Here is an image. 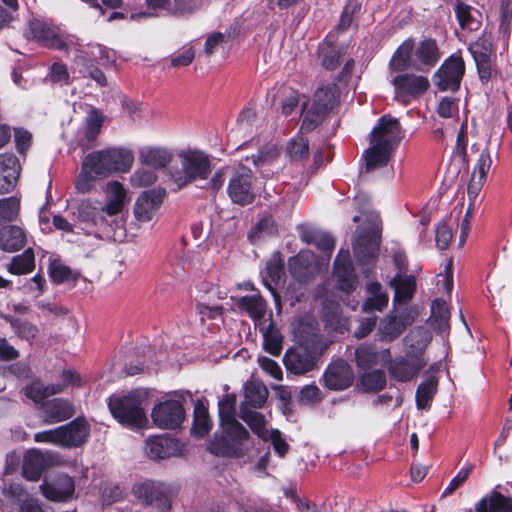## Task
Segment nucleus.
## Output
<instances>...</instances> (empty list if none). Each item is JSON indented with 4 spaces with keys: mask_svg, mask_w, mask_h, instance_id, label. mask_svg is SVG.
Listing matches in <instances>:
<instances>
[{
    "mask_svg": "<svg viewBox=\"0 0 512 512\" xmlns=\"http://www.w3.org/2000/svg\"><path fill=\"white\" fill-rule=\"evenodd\" d=\"M354 379L351 367L344 360L331 363L323 376L324 385L330 390H344Z\"/></svg>",
    "mask_w": 512,
    "mask_h": 512,
    "instance_id": "obj_17",
    "label": "nucleus"
},
{
    "mask_svg": "<svg viewBox=\"0 0 512 512\" xmlns=\"http://www.w3.org/2000/svg\"><path fill=\"white\" fill-rule=\"evenodd\" d=\"M20 174L18 158L12 154H0V194L9 193Z\"/></svg>",
    "mask_w": 512,
    "mask_h": 512,
    "instance_id": "obj_22",
    "label": "nucleus"
},
{
    "mask_svg": "<svg viewBox=\"0 0 512 512\" xmlns=\"http://www.w3.org/2000/svg\"><path fill=\"white\" fill-rule=\"evenodd\" d=\"M334 274L342 291L349 293L356 288L357 277L353 271L349 250L339 251L334 262Z\"/></svg>",
    "mask_w": 512,
    "mask_h": 512,
    "instance_id": "obj_19",
    "label": "nucleus"
},
{
    "mask_svg": "<svg viewBox=\"0 0 512 512\" xmlns=\"http://www.w3.org/2000/svg\"><path fill=\"white\" fill-rule=\"evenodd\" d=\"M414 63V41L412 39L405 40L395 51L389 68L395 72H402L408 68H413Z\"/></svg>",
    "mask_w": 512,
    "mask_h": 512,
    "instance_id": "obj_31",
    "label": "nucleus"
},
{
    "mask_svg": "<svg viewBox=\"0 0 512 512\" xmlns=\"http://www.w3.org/2000/svg\"><path fill=\"white\" fill-rule=\"evenodd\" d=\"M80 274L78 272H73L69 267L54 263L50 268V277L56 283H63L69 281H77Z\"/></svg>",
    "mask_w": 512,
    "mask_h": 512,
    "instance_id": "obj_55",
    "label": "nucleus"
},
{
    "mask_svg": "<svg viewBox=\"0 0 512 512\" xmlns=\"http://www.w3.org/2000/svg\"><path fill=\"white\" fill-rule=\"evenodd\" d=\"M453 231L445 221L440 222L436 227L435 240L436 245L439 249L445 250L448 248L449 243L452 239Z\"/></svg>",
    "mask_w": 512,
    "mask_h": 512,
    "instance_id": "obj_63",
    "label": "nucleus"
},
{
    "mask_svg": "<svg viewBox=\"0 0 512 512\" xmlns=\"http://www.w3.org/2000/svg\"><path fill=\"white\" fill-rule=\"evenodd\" d=\"M279 156V150L275 144H268L259 149L256 155L252 156V162L256 166L271 163Z\"/></svg>",
    "mask_w": 512,
    "mask_h": 512,
    "instance_id": "obj_59",
    "label": "nucleus"
},
{
    "mask_svg": "<svg viewBox=\"0 0 512 512\" xmlns=\"http://www.w3.org/2000/svg\"><path fill=\"white\" fill-rule=\"evenodd\" d=\"M361 384L367 391H379L386 384L385 373L381 370L366 372L361 377Z\"/></svg>",
    "mask_w": 512,
    "mask_h": 512,
    "instance_id": "obj_52",
    "label": "nucleus"
},
{
    "mask_svg": "<svg viewBox=\"0 0 512 512\" xmlns=\"http://www.w3.org/2000/svg\"><path fill=\"white\" fill-rule=\"evenodd\" d=\"M392 84L395 89V98L407 103L408 97H416L424 93L430 86L428 78L410 73L397 75Z\"/></svg>",
    "mask_w": 512,
    "mask_h": 512,
    "instance_id": "obj_14",
    "label": "nucleus"
},
{
    "mask_svg": "<svg viewBox=\"0 0 512 512\" xmlns=\"http://www.w3.org/2000/svg\"><path fill=\"white\" fill-rule=\"evenodd\" d=\"M151 9H160L168 14H184L194 9V5L185 3L184 0H146Z\"/></svg>",
    "mask_w": 512,
    "mask_h": 512,
    "instance_id": "obj_41",
    "label": "nucleus"
},
{
    "mask_svg": "<svg viewBox=\"0 0 512 512\" xmlns=\"http://www.w3.org/2000/svg\"><path fill=\"white\" fill-rule=\"evenodd\" d=\"M61 391L59 386H43L40 382H33L24 388L25 395L34 402H42L48 396L57 394Z\"/></svg>",
    "mask_w": 512,
    "mask_h": 512,
    "instance_id": "obj_47",
    "label": "nucleus"
},
{
    "mask_svg": "<svg viewBox=\"0 0 512 512\" xmlns=\"http://www.w3.org/2000/svg\"><path fill=\"white\" fill-rule=\"evenodd\" d=\"M425 365L426 361L422 358L414 359L405 356V358L391 362L389 372L396 380L406 382L411 380Z\"/></svg>",
    "mask_w": 512,
    "mask_h": 512,
    "instance_id": "obj_25",
    "label": "nucleus"
},
{
    "mask_svg": "<svg viewBox=\"0 0 512 512\" xmlns=\"http://www.w3.org/2000/svg\"><path fill=\"white\" fill-rule=\"evenodd\" d=\"M74 415L72 405L61 398L47 401L42 406L41 418L44 424L51 425L65 421Z\"/></svg>",
    "mask_w": 512,
    "mask_h": 512,
    "instance_id": "obj_24",
    "label": "nucleus"
},
{
    "mask_svg": "<svg viewBox=\"0 0 512 512\" xmlns=\"http://www.w3.org/2000/svg\"><path fill=\"white\" fill-rule=\"evenodd\" d=\"M88 435L89 428L85 420L76 418L66 425L35 433L34 441L60 447H77L86 441Z\"/></svg>",
    "mask_w": 512,
    "mask_h": 512,
    "instance_id": "obj_8",
    "label": "nucleus"
},
{
    "mask_svg": "<svg viewBox=\"0 0 512 512\" xmlns=\"http://www.w3.org/2000/svg\"><path fill=\"white\" fill-rule=\"evenodd\" d=\"M492 165V158L490 151L487 147L480 151L473 168L472 176H477L486 179L487 174Z\"/></svg>",
    "mask_w": 512,
    "mask_h": 512,
    "instance_id": "obj_58",
    "label": "nucleus"
},
{
    "mask_svg": "<svg viewBox=\"0 0 512 512\" xmlns=\"http://www.w3.org/2000/svg\"><path fill=\"white\" fill-rule=\"evenodd\" d=\"M440 59L438 45L433 39H424L414 47L413 68L419 71L430 70Z\"/></svg>",
    "mask_w": 512,
    "mask_h": 512,
    "instance_id": "obj_21",
    "label": "nucleus"
},
{
    "mask_svg": "<svg viewBox=\"0 0 512 512\" xmlns=\"http://www.w3.org/2000/svg\"><path fill=\"white\" fill-rule=\"evenodd\" d=\"M20 212V200L17 197L0 199V221L12 222L16 220Z\"/></svg>",
    "mask_w": 512,
    "mask_h": 512,
    "instance_id": "obj_49",
    "label": "nucleus"
},
{
    "mask_svg": "<svg viewBox=\"0 0 512 512\" xmlns=\"http://www.w3.org/2000/svg\"><path fill=\"white\" fill-rule=\"evenodd\" d=\"M381 232L382 222L377 213H371L367 218V225L357 229L353 250L360 263L368 264L378 257Z\"/></svg>",
    "mask_w": 512,
    "mask_h": 512,
    "instance_id": "obj_6",
    "label": "nucleus"
},
{
    "mask_svg": "<svg viewBox=\"0 0 512 512\" xmlns=\"http://www.w3.org/2000/svg\"><path fill=\"white\" fill-rule=\"evenodd\" d=\"M431 340L430 332L424 327L412 329L404 338L405 354L408 358H421Z\"/></svg>",
    "mask_w": 512,
    "mask_h": 512,
    "instance_id": "obj_27",
    "label": "nucleus"
},
{
    "mask_svg": "<svg viewBox=\"0 0 512 512\" xmlns=\"http://www.w3.org/2000/svg\"><path fill=\"white\" fill-rule=\"evenodd\" d=\"M133 163L132 150L119 146L94 151L84 158V167L89 168L96 176L103 177L114 173H126Z\"/></svg>",
    "mask_w": 512,
    "mask_h": 512,
    "instance_id": "obj_2",
    "label": "nucleus"
},
{
    "mask_svg": "<svg viewBox=\"0 0 512 512\" xmlns=\"http://www.w3.org/2000/svg\"><path fill=\"white\" fill-rule=\"evenodd\" d=\"M157 175L153 170L150 169H137L130 178V182L134 187H146L155 183Z\"/></svg>",
    "mask_w": 512,
    "mask_h": 512,
    "instance_id": "obj_61",
    "label": "nucleus"
},
{
    "mask_svg": "<svg viewBox=\"0 0 512 512\" xmlns=\"http://www.w3.org/2000/svg\"><path fill=\"white\" fill-rule=\"evenodd\" d=\"M45 467V459L38 449L29 450L23 460V475L30 481H37Z\"/></svg>",
    "mask_w": 512,
    "mask_h": 512,
    "instance_id": "obj_32",
    "label": "nucleus"
},
{
    "mask_svg": "<svg viewBox=\"0 0 512 512\" xmlns=\"http://www.w3.org/2000/svg\"><path fill=\"white\" fill-rule=\"evenodd\" d=\"M330 38L331 36H329L327 41L320 46L319 56L323 67L333 70L338 66L340 55L338 50L333 46L334 43Z\"/></svg>",
    "mask_w": 512,
    "mask_h": 512,
    "instance_id": "obj_48",
    "label": "nucleus"
},
{
    "mask_svg": "<svg viewBox=\"0 0 512 512\" xmlns=\"http://www.w3.org/2000/svg\"><path fill=\"white\" fill-rule=\"evenodd\" d=\"M134 493L137 498L142 499L146 503L160 501L165 496L163 485L152 481L136 485Z\"/></svg>",
    "mask_w": 512,
    "mask_h": 512,
    "instance_id": "obj_40",
    "label": "nucleus"
},
{
    "mask_svg": "<svg viewBox=\"0 0 512 512\" xmlns=\"http://www.w3.org/2000/svg\"><path fill=\"white\" fill-rule=\"evenodd\" d=\"M412 322L413 317L410 313L387 315L379 324L378 334L381 340L391 342L398 338Z\"/></svg>",
    "mask_w": 512,
    "mask_h": 512,
    "instance_id": "obj_20",
    "label": "nucleus"
},
{
    "mask_svg": "<svg viewBox=\"0 0 512 512\" xmlns=\"http://www.w3.org/2000/svg\"><path fill=\"white\" fill-rule=\"evenodd\" d=\"M323 316L326 324L333 330L343 333L348 329L347 319L342 317L337 307L325 305L323 309Z\"/></svg>",
    "mask_w": 512,
    "mask_h": 512,
    "instance_id": "obj_50",
    "label": "nucleus"
},
{
    "mask_svg": "<svg viewBox=\"0 0 512 512\" xmlns=\"http://www.w3.org/2000/svg\"><path fill=\"white\" fill-rule=\"evenodd\" d=\"M27 234L17 225H6L0 229V249L13 253L25 247Z\"/></svg>",
    "mask_w": 512,
    "mask_h": 512,
    "instance_id": "obj_26",
    "label": "nucleus"
},
{
    "mask_svg": "<svg viewBox=\"0 0 512 512\" xmlns=\"http://www.w3.org/2000/svg\"><path fill=\"white\" fill-rule=\"evenodd\" d=\"M469 51L476 63L479 77L482 81H488L492 75V43L485 36L469 45Z\"/></svg>",
    "mask_w": 512,
    "mask_h": 512,
    "instance_id": "obj_16",
    "label": "nucleus"
},
{
    "mask_svg": "<svg viewBox=\"0 0 512 512\" xmlns=\"http://www.w3.org/2000/svg\"><path fill=\"white\" fill-rule=\"evenodd\" d=\"M355 357L358 366L367 369L377 362L378 354L372 346L361 345L355 350Z\"/></svg>",
    "mask_w": 512,
    "mask_h": 512,
    "instance_id": "obj_56",
    "label": "nucleus"
},
{
    "mask_svg": "<svg viewBox=\"0 0 512 512\" xmlns=\"http://www.w3.org/2000/svg\"><path fill=\"white\" fill-rule=\"evenodd\" d=\"M438 380L434 376H430L426 381L419 384L416 391V405L419 409L428 407L437 391Z\"/></svg>",
    "mask_w": 512,
    "mask_h": 512,
    "instance_id": "obj_44",
    "label": "nucleus"
},
{
    "mask_svg": "<svg viewBox=\"0 0 512 512\" xmlns=\"http://www.w3.org/2000/svg\"><path fill=\"white\" fill-rule=\"evenodd\" d=\"M268 389L266 386L259 381H249L244 386V397L245 401L241 405H245L249 408H261L264 406L267 397Z\"/></svg>",
    "mask_w": 512,
    "mask_h": 512,
    "instance_id": "obj_34",
    "label": "nucleus"
},
{
    "mask_svg": "<svg viewBox=\"0 0 512 512\" xmlns=\"http://www.w3.org/2000/svg\"><path fill=\"white\" fill-rule=\"evenodd\" d=\"M101 207L95 206L91 201L85 200L77 205V217L81 221L91 222L96 219L97 213Z\"/></svg>",
    "mask_w": 512,
    "mask_h": 512,
    "instance_id": "obj_64",
    "label": "nucleus"
},
{
    "mask_svg": "<svg viewBox=\"0 0 512 512\" xmlns=\"http://www.w3.org/2000/svg\"><path fill=\"white\" fill-rule=\"evenodd\" d=\"M455 13L462 29L468 31H477L479 29L481 15L478 10L458 0L455 5Z\"/></svg>",
    "mask_w": 512,
    "mask_h": 512,
    "instance_id": "obj_33",
    "label": "nucleus"
},
{
    "mask_svg": "<svg viewBox=\"0 0 512 512\" xmlns=\"http://www.w3.org/2000/svg\"><path fill=\"white\" fill-rule=\"evenodd\" d=\"M465 73V63L461 56L451 55L434 74V83L442 91H456Z\"/></svg>",
    "mask_w": 512,
    "mask_h": 512,
    "instance_id": "obj_11",
    "label": "nucleus"
},
{
    "mask_svg": "<svg viewBox=\"0 0 512 512\" xmlns=\"http://www.w3.org/2000/svg\"><path fill=\"white\" fill-rule=\"evenodd\" d=\"M177 442L170 437H151L146 441L145 452L151 459H165L175 455Z\"/></svg>",
    "mask_w": 512,
    "mask_h": 512,
    "instance_id": "obj_29",
    "label": "nucleus"
},
{
    "mask_svg": "<svg viewBox=\"0 0 512 512\" xmlns=\"http://www.w3.org/2000/svg\"><path fill=\"white\" fill-rule=\"evenodd\" d=\"M178 158L181 169L170 172V179L177 189L197 180H206L212 172L210 158L201 150H182Z\"/></svg>",
    "mask_w": 512,
    "mask_h": 512,
    "instance_id": "obj_3",
    "label": "nucleus"
},
{
    "mask_svg": "<svg viewBox=\"0 0 512 512\" xmlns=\"http://www.w3.org/2000/svg\"><path fill=\"white\" fill-rule=\"evenodd\" d=\"M173 160L170 149L161 146H144L139 150L141 164L153 168H165Z\"/></svg>",
    "mask_w": 512,
    "mask_h": 512,
    "instance_id": "obj_28",
    "label": "nucleus"
},
{
    "mask_svg": "<svg viewBox=\"0 0 512 512\" xmlns=\"http://www.w3.org/2000/svg\"><path fill=\"white\" fill-rule=\"evenodd\" d=\"M318 353L307 345L289 348L283 358L286 370L294 375H304L317 367Z\"/></svg>",
    "mask_w": 512,
    "mask_h": 512,
    "instance_id": "obj_10",
    "label": "nucleus"
},
{
    "mask_svg": "<svg viewBox=\"0 0 512 512\" xmlns=\"http://www.w3.org/2000/svg\"><path fill=\"white\" fill-rule=\"evenodd\" d=\"M92 174H94V172L91 171L89 168H85L84 161H83L82 162V171L76 180V189L78 192L85 194L92 190V188L94 187V181H95Z\"/></svg>",
    "mask_w": 512,
    "mask_h": 512,
    "instance_id": "obj_62",
    "label": "nucleus"
},
{
    "mask_svg": "<svg viewBox=\"0 0 512 512\" xmlns=\"http://www.w3.org/2000/svg\"><path fill=\"white\" fill-rule=\"evenodd\" d=\"M367 291L370 296L365 300L362 305V310L365 312L382 311L388 305V294L382 291V286L378 282H371L367 286Z\"/></svg>",
    "mask_w": 512,
    "mask_h": 512,
    "instance_id": "obj_37",
    "label": "nucleus"
},
{
    "mask_svg": "<svg viewBox=\"0 0 512 512\" xmlns=\"http://www.w3.org/2000/svg\"><path fill=\"white\" fill-rule=\"evenodd\" d=\"M339 88L335 83L321 86L314 94L311 104L303 105L301 130L309 132L322 122L325 115L338 103Z\"/></svg>",
    "mask_w": 512,
    "mask_h": 512,
    "instance_id": "obj_7",
    "label": "nucleus"
},
{
    "mask_svg": "<svg viewBox=\"0 0 512 512\" xmlns=\"http://www.w3.org/2000/svg\"><path fill=\"white\" fill-rule=\"evenodd\" d=\"M512 0H501L499 29L508 37L511 33Z\"/></svg>",
    "mask_w": 512,
    "mask_h": 512,
    "instance_id": "obj_60",
    "label": "nucleus"
},
{
    "mask_svg": "<svg viewBox=\"0 0 512 512\" xmlns=\"http://www.w3.org/2000/svg\"><path fill=\"white\" fill-rule=\"evenodd\" d=\"M254 176L246 167L236 169L229 179L227 192L230 199L238 205H248L255 199Z\"/></svg>",
    "mask_w": 512,
    "mask_h": 512,
    "instance_id": "obj_9",
    "label": "nucleus"
},
{
    "mask_svg": "<svg viewBox=\"0 0 512 512\" xmlns=\"http://www.w3.org/2000/svg\"><path fill=\"white\" fill-rule=\"evenodd\" d=\"M390 286L394 290V303H406L413 297L416 281L411 275L397 273L391 279Z\"/></svg>",
    "mask_w": 512,
    "mask_h": 512,
    "instance_id": "obj_30",
    "label": "nucleus"
},
{
    "mask_svg": "<svg viewBox=\"0 0 512 512\" xmlns=\"http://www.w3.org/2000/svg\"><path fill=\"white\" fill-rule=\"evenodd\" d=\"M238 307L255 320L263 318L266 313V302L259 294L241 297Z\"/></svg>",
    "mask_w": 512,
    "mask_h": 512,
    "instance_id": "obj_39",
    "label": "nucleus"
},
{
    "mask_svg": "<svg viewBox=\"0 0 512 512\" xmlns=\"http://www.w3.org/2000/svg\"><path fill=\"white\" fill-rule=\"evenodd\" d=\"M478 512H512V499L496 493L491 497L489 505L478 508Z\"/></svg>",
    "mask_w": 512,
    "mask_h": 512,
    "instance_id": "obj_54",
    "label": "nucleus"
},
{
    "mask_svg": "<svg viewBox=\"0 0 512 512\" xmlns=\"http://www.w3.org/2000/svg\"><path fill=\"white\" fill-rule=\"evenodd\" d=\"M263 346L271 355L278 356L282 350V335L272 324L263 329Z\"/></svg>",
    "mask_w": 512,
    "mask_h": 512,
    "instance_id": "obj_46",
    "label": "nucleus"
},
{
    "mask_svg": "<svg viewBox=\"0 0 512 512\" xmlns=\"http://www.w3.org/2000/svg\"><path fill=\"white\" fill-rule=\"evenodd\" d=\"M26 36L47 47L58 50H65L67 48V44L62 38L59 29L45 21L37 19L29 21Z\"/></svg>",
    "mask_w": 512,
    "mask_h": 512,
    "instance_id": "obj_13",
    "label": "nucleus"
},
{
    "mask_svg": "<svg viewBox=\"0 0 512 512\" xmlns=\"http://www.w3.org/2000/svg\"><path fill=\"white\" fill-rule=\"evenodd\" d=\"M371 146L366 150L365 161L368 170L385 166L393 149L403 138L399 121L390 115L382 116L371 131Z\"/></svg>",
    "mask_w": 512,
    "mask_h": 512,
    "instance_id": "obj_1",
    "label": "nucleus"
},
{
    "mask_svg": "<svg viewBox=\"0 0 512 512\" xmlns=\"http://www.w3.org/2000/svg\"><path fill=\"white\" fill-rule=\"evenodd\" d=\"M309 143L303 137L293 138L287 146V154L292 161H302L308 156Z\"/></svg>",
    "mask_w": 512,
    "mask_h": 512,
    "instance_id": "obj_53",
    "label": "nucleus"
},
{
    "mask_svg": "<svg viewBox=\"0 0 512 512\" xmlns=\"http://www.w3.org/2000/svg\"><path fill=\"white\" fill-rule=\"evenodd\" d=\"M250 434L242 424L221 426L209 445V451L217 456H243L251 449Z\"/></svg>",
    "mask_w": 512,
    "mask_h": 512,
    "instance_id": "obj_4",
    "label": "nucleus"
},
{
    "mask_svg": "<svg viewBox=\"0 0 512 512\" xmlns=\"http://www.w3.org/2000/svg\"><path fill=\"white\" fill-rule=\"evenodd\" d=\"M288 267L296 280L307 282L317 271L316 255L310 250H302L289 259Z\"/></svg>",
    "mask_w": 512,
    "mask_h": 512,
    "instance_id": "obj_18",
    "label": "nucleus"
},
{
    "mask_svg": "<svg viewBox=\"0 0 512 512\" xmlns=\"http://www.w3.org/2000/svg\"><path fill=\"white\" fill-rule=\"evenodd\" d=\"M236 395L227 394L218 403L220 426L240 424L235 418Z\"/></svg>",
    "mask_w": 512,
    "mask_h": 512,
    "instance_id": "obj_43",
    "label": "nucleus"
},
{
    "mask_svg": "<svg viewBox=\"0 0 512 512\" xmlns=\"http://www.w3.org/2000/svg\"><path fill=\"white\" fill-rule=\"evenodd\" d=\"M151 416L157 427L175 429L183 422L185 410L180 401L167 400L156 405Z\"/></svg>",
    "mask_w": 512,
    "mask_h": 512,
    "instance_id": "obj_12",
    "label": "nucleus"
},
{
    "mask_svg": "<svg viewBox=\"0 0 512 512\" xmlns=\"http://www.w3.org/2000/svg\"><path fill=\"white\" fill-rule=\"evenodd\" d=\"M166 191L163 188H154L143 192L134 204V215L140 222L152 220L160 208Z\"/></svg>",
    "mask_w": 512,
    "mask_h": 512,
    "instance_id": "obj_15",
    "label": "nucleus"
},
{
    "mask_svg": "<svg viewBox=\"0 0 512 512\" xmlns=\"http://www.w3.org/2000/svg\"><path fill=\"white\" fill-rule=\"evenodd\" d=\"M34 261V253L28 248L22 254L13 257L8 270L16 275L30 273L34 269Z\"/></svg>",
    "mask_w": 512,
    "mask_h": 512,
    "instance_id": "obj_45",
    "label": "nucleus"
},
{
    "mask_svg": "<svg viewBox=\"0 0 512 512\" xmlns=\"http://www.w3.org/2000/svg\"><path fill=\"white\" fill-rule=\"evenodd\" d=\"M450 312L446 302L441 299L433 301L431 305V326L438 332H445L449 329Z\"/></svg>",
    "mask_w": 512,
    "mask_h": 512,
    "instance_id": "obj_38",
    "label": "nucleus"
},
{
    "mask_svg": "<svg viewBox=\"0 0 512 512\" xmlns=\"http://www.w3.org/2000/svg\"><path fill=\"white\" fill-rule=\"evenodd\" d=\"M104 115L97 109H91L86 117L84 135L87 144L93 143L101 132Z\"/></svg>",
    "mask_w": 512,
    "mask_h": 512,
    "instance_id": "obj_42",
    "label": "nucleus"
},
{
    "mask_svg": "<svg viewBox=\"0 0 512 512\" xmlns=\"http://www.w3.org/2000/svg\"><path fill=\"white\" fill-rule=\"evenodd\" d=\"M211 429V421L209 419L208 410L202 404H197L194 410V426L193 431L200 437H203Z\"/></svg>",
    "mask_w": 512,
    "mask_h": 512,
    "instance_id": "obj_51",
    "label": "nucleus"
},
{
    "mask_svg": "<svg viewBox=\"0 0 512 512\" xmlns=\"http://www.w3.org/2000/svg\"><path fill=\"white\" fill-rule=\"evenodd\" d=\"M6 319L9 321L11 327L19 337L30 340L36 336L38 330L33 324L12 317H8Z\"/></svg>",
    "mask_w": 512,
    "mask_h": 512,
    "instance_id": "obj_57",
    "label": "nucleus"
},
{
    "mask_svg": "<svg viewBox=\"0 0 512 512\" xmlns=\"http://www.w3.org/2000/svg\"><path fill=\"white\" fill-rule=\"evenodd\" d=\"M145 399L143 392L134 390L123 396H110L108 407L113 417L121 424L140 427L147 421L143 408Z\"/></svg>",
    "mask_w": 512,
    "mask_h": 512,
    "instance_id": "obj_5",
    "label": "nucleus"
},
{
    "mask_svg": "<svg viewBox=\"0 0 512 512\" xmlns=\"http://www.w3.org/2000/svg\"><path fill=\"white\" fill-rule=\"evenodd\" d=\"M42 494L51 501H66L74 493V482L68 475H59L51 482L40 485Z\"/></svg>",
    "mask_w": 512,
    "mask_h": 512,
    "instance_id": "obj_23",
    "label": "nucleus"
},
{
    "mask_svg": "<svg viewBox=\"0 0 512 512\" xmlns=\"http://www.w3.org/2000/svg\"><path fill=\"white\" fill-rule=\"evenodd\" d=\"M107 193L109 199L103 209L109 216L117 215L123 209L126 191L120 182L112 181L107 184Z\"/></svg>",
    "mask_w": 512,
    "mask_h": 512,
    "instance_id": "obj_36",
    "label": "nucleus"
},
{
    "mask_svg": "<svg viewBox=\"0 0 512 512\" xmlns=\"http://www.w3.org/2000/svg\"><path fill=\"white\" fill-rule=\"evenodd\" d=\"M239 416L259 438L268 441L270 431L266 429V420L263 414L241 405Z\"/></svg>",
    "mask_w": 512,
    "mask_h": 512,
    "instance_id": "obj_35",
    "label": "nucleus"
}]
</instances>
